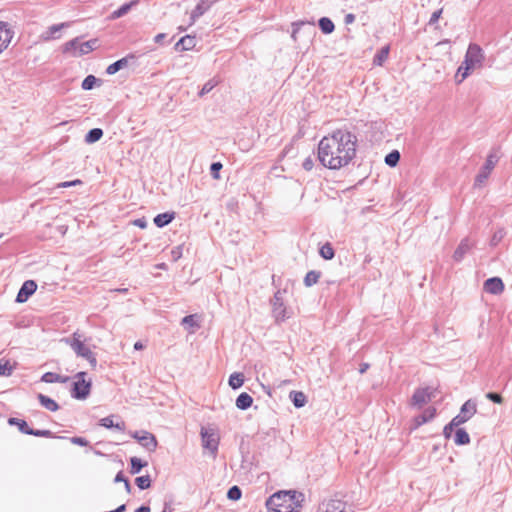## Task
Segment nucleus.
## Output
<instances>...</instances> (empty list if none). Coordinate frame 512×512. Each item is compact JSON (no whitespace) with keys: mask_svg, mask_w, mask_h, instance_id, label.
Returning a JSON list of instances; mask_svg holds the SVG:
<instances>
[{"mask_svg":"<svg viewBox=\"0 0 512 512\" xmlns=\"http://www.w3.org/2000/svg\"><path fill=\"white\" fill-rule=\"evenodd\" d=\"M400 160V153L398 150H393L385 156V163L390 167H395Z\"/></svg>","mask_w":512,"mask_h":512,"instance_id":"38","label":"nucleus"},{"mask_svg":"<svg viewBox=\"0 0 512 512\" xmlns=\"http://www.w3.org/2000/svg\"><path fill=\"white\" fill-rule=\"evenodd\" d=\"M389 46L382 47L374 56L373 64L377 66H381L388 58L389 55Z\"/></svg>","mask_w":512,"mask_h":512,"instance_id":"33","label":"nucleus"},{"mask_svg":"<svg viewBox=\"0 0 512 512\" xmlns=\"http://www.w3.org/2000/svg\"><path fill=\"white\" fill-rule=\"evenodd\" d=\"M354 21H355V15L352 13L347 14L344 18V23L347 25L352 24Z\"/></svg>","mask_w":512,"mask_h":512,"instance_id":"58","label":"nucleus"},{"mask_svg":"<svg viewBox=\"0 0 512 512\" xmlns=\"http://www.w3.org/2000/svg\"><path fill=\"white\" fill-rule=\"evenodd\" d=\"M195 45H196L195 37L186 35V36L182 37L175 44V49L177 51H188V50L193 49L195 47Z\"/></svg>","mask_w":512,"mask_h":512,"instance_id":"20","label":"nucleus"},{"mask_svg":"<svg viewBox=\"0 0 512 512\" xmlns=\"http://www.w3.org/2000/svg\"><path fill=\"white\" fill-rule=\"evenodd\" d=\"M253 398L246 392L241 393L236 399V407L240 410H246L251 407Z\"/></svg>","mask_w":512,"mask_h":512,"instance_id":"27","label":"nucleus"},{"mask_svg":"<svg viewBox=\"0 0 512 512\" xmlns=\"http://www.w3.org/2000/svg\"><path fill=\"white\" fill-rule=\"evenodd\" d=\"M318 24L324 34H331L335 29L334 23L328 17L320 18Z\"/></svg>","mask_w":512,"mask_h":512,"instance_id":"34","label":"nucleus"},{"mask_svg":"<svg viewBox=\"0 0 512 512\" xmlns=\"http://www.w3.org/2000/svg\"><path fill=\"white\" fill-rule=\"evenodd\" d=\"M69 380L67 376H61L54 372H46L41 377V381L45 383H65Z\"/></svg>","mask_w":512,"mask_h":512,"instance_id":"26","label":"nucleus"},{"mask_svg":"<svg viewBox=\"0 0 512 512\" xmlns=\"http://www.w3.org/2000/svg\"><path fill=\"white\" fill-rule=\"evenodd\" d=\"M79 38L76 37L63 45L62 51L65 54L74 56V52H78L80 46Z\"/></svg>","mask_w":512,"mask_h":512,"instance_id":"31","label":"nucleus"},{"mask_svg":"<svg viewBox=\"0 0 512 512\" xmlns=\"http://www.w3.org/2000/svg\"><path fill=\"white\" fill-rule=\"evenodd\" d=\"M305 23L304 22H301V23H294L293 24V30H292V34H291V37L296 41L297 39V33L299 31V28L301 25H304Z\"/></svg>","mask_w":512,"mask_h":512,"instance_id":"55","label":"nucleus"},{"mask_svg":"<svg viewBox=\"0 0 512 512\" xmlns=\"http://www.w3.org/2000/svg\"><path fill=\"white\" fill-rule=\"evenodd\" d=\"M289 398L296 408H301L305 406L307 402L306 395L301 391H291L289 394Z\"/></svg>","mask_w":512,"mask_h":512,"instance_id":"28","label":"nucleus"},{"mask_svg":"<svg viewBox=\"0 0 512 512\" xmlns=\"http://www.w3.org/2000/svg\"><path fill=\"white\" fill-rule=\"evenodd\" d=\"M96 81H97V78H96L95 76H93V75H88V76L83 80L81 87H82V89H84V90H91V89L94 87V85H95Z\"/></svg>","mask_w":512,"mask_h":512,"instance_id":"45","label":"nucleus"},{"mask_svg":"<svg viewBox=\"0 0 512 512\" xmlns=\"http://www.w3.org/2000/svg\"><path fill=\"white\" fill-rule=\"evenodd\" d=\"M321 276V272L311 270L304 277V284L306 287H311L316 284Z\"/></svg>","mask_w":512,"mask_h":512,"instance_id":"35","label":"nucleus"},{"mask_svg":"<svg viewBox=\"0 0 512 512\" xmlns=\"http://www.w3.org/2000/svg\"><path fill=\"white\" fill-rule=\"evenodd\" d=\"M304 495L296 491H279L266 501L268 512H298Z\"/></svg>","mask_w":512,"mask_h":512,"instance_id":"2","label":"nucleus"},{"mask_svg":"<svg viewBox=\"0 0 512 512\" xmlns=\"http://www.w3.org/2000/svg\"><path fill=\"white\" fill-rule=\"evenodd\" d=\"M174 218H175L174 212H171V213L165 212V213L158 214L154 218L153 221L157 227L162 228V227L168 225L169 223H171Z\"/></svg>","mask_w":512,"mask_h":512,"instance_id":"23","label":"nucleus"},{"mask_svg":"<svg viewBox=\"0 0 512 512\" xmlns=\"http://www.w3.org/2000/svg\"><path fill=\"white\" fill-rule=\"evenodd\" d=\"M135 483L139 489L145 490L151 486V479L149 475L139 476L135 479Z\"/></svg>","mask_w":512,"mask_h":512,"instance_id":"41","label":"nucleus"},{"mask_svg":"<svg viewBox=\"0 0 512 512\" xmlns=\"http://www.w3.org/2000/svg\"><path fill=\"white\" fill-rule=\"evenodd\" d=\"M485 396H486L487 399H489L493 403H496V404H502L503 403V397L499 393L488 392Z\"/></svg>","mask_w":512,"mask_h":512,"instance_id":"46","label":"nucleus"},{"mask_svg":"<svg viewBox=\"0 0 512 512\" xmlns=\"http://www.w3.org/2000/svg\"><path fill=\"white\" fill-rule=\"evenodd\" d=\"M133 224L142 229L147 227V221L145 220V218L136 219L134 220Z\"/></svg>","mask_w":512,"mask_h":512,"instance_id":"56","label":"nucleus"},{"mask_svg":"<svg viewBox=\"0 0 512 512\" xmlns=\"http://www.w3.org/2000/svg\"><path fill=\"white\" fill-rule=\"evenodd\" d=\"M8 423L10 425H16L18 426V429L23 433L27 435H33L36 437H46L51 438L54 437L53 433L50 430H35L28 426L27 422L22 419L18 418H9Z\"/></svg>","mask_w":512,"mask_h":512,"instance_id":"8","label":"nucleus"},{"mask_svg":"<svg viewBox=\"0 0 512 512\" xmlns=\"http://www.w3.org/2000/svg\"><path fill=\"white\" fill-rule=\"evenodd\" d=\"M37 399L39 400L40 404L49 411L55 412L59 409V405L56 403V401L44 394L39 393L37 395Z\"/></svg>","mask_w":512,"mask_h":512,"instance_id":"24","label":"nucleus"},{"mask_svg":"<svg viewBox=\"0 0 512 512\" xmlns=\"http://www.w3.org/2000/svg\"><path fill=\"white\" fill-rule=\"evenodd\" d=\"M150 507L146 505H142L139 508H137L134 512H150Z\"/></svg>","mask_w":512,"mask_h":512,"instance_id":"60","label":"nucleus"},{"mask_svg":"<svg viewBox=\"0 0 512 512\" xmlns=\"http://www.w3.org/2000/svg\"><path fill=\"white\" fill-rule=\"evenodd\" d=\"M131 436L139 442V439H141L142 436V431H135L131 433Z\"/></svg>","mask_w":512,"mask_h":512,"instance_id":"63","label":"nucleus"},{"mask_svg":"<svg viewBox=\"0 0 512 512\" xmlns=\"http://www.w3.org/2000/svg\"><path fill=\"white\" fill-rule=\"evenodd\" d=\"M303 168L306 170V171H310L312 170L313 166H314V161L311 157H307L304 161H303V164H302Z\"/></svg>","mask_w":512,"mask_h":512,"instance_id":"53","label":"nucleus"},{"mask_svg":"<svg viewBox=\"0 0 512 512\" xmlns=\"http://www.w3.org/2000/svg\"><path fill=\"white\" fill-rule=\"evenodd\" d=\"M85 376L86 372H78L75 376L77 381L73 383V387L71 389V396L75 399L83 400L90 394L91 382L86 381L84 379Z\"/></svg>","mask_w":512,"mask_h":512,"instance_id":"6","label":"nucleus"},{"mask_svg":"<svg viewBox=\"0 0 512 512\" xmlns=\"http://www.w3.org/2000/svg\"><path fill=\"white\" fill-rule=\"evenodd\" d=\"M180 255H181V253H180L179 247L172 250V256H173L174 260H177L180 257Z\"/></svg>","mask_w":512,"mask_h":512,"instance_id":"62","label":"nucleus"},{"mask_svg":"<svg viewBox=\"0 0 512 512\" xmlns=\"http://www.w3.org/2000/svg\"><path fill=\"white\" fill-rule=\"evenodd\" d=\"M200 435L203 448L209 450L212 457L215 458L217 456L220 441L218 433L212 428L202 427Z\"/></svg>","mask_w":512,"mask_h":512,"instance_id":"5","label":"nucleus"},{"mask_svg":"<svg viewBox=\"0 0 512 512\" xmlns=\"http://www.w3.org/2000/svg\"><path fill=\"white\" fill-rule=\"evenodd\" d=\"M12 366L6 362V363H0V375L1 376H9L12 373Z\"/></svg>","mask_w":512,"mask_h":512,"instance_id":"48","label":"nucleus"},{"mask_svg":"<svg viewBox=\"0 0 512 512\" xmlns=\"http://www.w3.org/2000/svg\"><path fill=\"white\" fill-rule=\"evenodd\" d=\"M139 444L147 451L154 452L157 448L158 442L152 433L142 430V436L141 439H139Z\"/></svg>","mask_w":512,"mask_h":512,"instance_id":"17","label":"nucleus"},{"mask_svg":"<svg viewBox=\"0 0 512 512\" xmlns=\"http://www.w3.org/2000/svg\"><path fill=\"white\" fill-rule=\"evenodd\" d=\"M103 136V130L100 128H93L88 131L85 135V142L88 144L95 143L99 141Z\"/></svg>","mask_w":512,"mask_h":512,"instance_id":"32","label":"nucleus"},{"mask_svg":"<svg viewBox=\"0 0 512 512\" xmlns=\"http://www.w3.org/2000/svg\"><path fill=\"white\" fill-rule=\"evenodd\" d=\"M14 30L7 22L0 21V54L9 46Z\"/></svg>","mask_w":512,"mask_h":512,"instance_id":"12","label":"nucleus"},{"mask_svg":"<svg viewBox=\"0 0 512 512\" xmlns=\"http://www.w3.org/2000/svg\"><path fill=\"white\" fill-rule=\"evenodd\" d=\"M222 169L220 162H214L210 166L211 175L214 179H219V171Z\"/></svg>","mask_w":512,"mask_h":512,"instance_id":"47","label":"nucleus"},{"mask_svg":"<svg viewBox=\"0 0 512 512\" xmlns=\"http://www.w3.org/2000/svg\"><path fill=\"white\" fill-rule=\"evenodd\" d=\"M357 137L347 129H337L318 144V159L332 170L348 165L356 155Z\"/></svg>","mask_w":512,"mask_h":512,"instance_id":"1","label":"nucleus"},{"mask_svg":"<svg viewBox=\"0 0 512 512\" xmlns=\"http://www.w3.org/2000/svg\"><path fill=\"white\" fill-rule=\"evenodd\" d=\"M37 284L33 280H27L18 291L16 301L18 303L26 302L27 299L36 291Z\"/></svg>","mask_w":512,"mask_h":512,"instance_id":"15","label":"nucleus"},{"mask_svg":"<svg viewBox=\"0 0 512 512\" xmlns=\"http://www.w3.org/2000/svg\"><path fill=\"white\" fill-rule=\"evenodd\" d=\"M71 442L79 446H87L88 441L83 437H72Z\"/></svg>","mask_w":512,"mask_h":512,"instance_id":"52","label":"nucleus"},{"mask_svg":"<svg viewBox=\"0 0 512 512\" xmlns=\"http://www.w3.org/2000/svg\"><path fill=\"white\" fill-rule=\"evenodd\" d=\"M218 0H201L193 9L190 15V25H193L198 18L203 16Z\"/></svg>","mask_w":512,"mask_h":512,"instance_id":"13","label":"nucleus"},{"mask_svg":"<svg viewBox=\"0 0 512 512\" xmlns=\"http://www.w3.org/2000/svg\"><path fill=\"white\" fill-rule=\"evenodd\" d=\"M134 58H135V56L133 54H129L126 57H123V58L115 61L114 63L110 64L107 67L106 73L109 75H113V74L117 73L119 70L127 67L129 64V61L133 60Z\"/></svg>","mask_w":512,"mask_h":512,"instance_id":"19","label":"nucleus"},{"mask_svg":"<svg viewBox=\"0 0 512 512\" xmlns=\"http://www.w3.org/2000/svg\"><path fill=\"white\" fill-rule=\"evenodd\" d=\"M130 464H131V470H130L131 474H138L141 471V469L147 465V462H142V460L140 458L132 457L130 459Z\"/></svg>","mask_w":512,"mask_h":512,"instance_id":"39","label":"nucleus"},{"mask_svg":"<svg viewBox=\"0 0 512 512\" xmlns=\"http://www.w3.org/2000/svg\"><path fill=\"white\" fill-rule=\"evenodd\" d=\"M166 37L164 33H159L154 37L155 43H161L163 39Z\"/></svg>","mask_w":512,"mask_h":512,"instance_id":"59","label":"nucleus"},{"mask_svg":"<svg viewBox=\"0 0 512 512\" xmlns=\"http://www.w3.org/2000/svg\"><path fill=\"white\" fill-rule=\"evenodd\" d=\"M472 247H473V243H471L468 238L462 239L460 244L454 251L453 259L456 262L462 261L463 258L465 257V255L471 250Z\"/></svg>","mask_w":512,"mask_h":512,"instance_id":"18","label":"nucleus"},{"mask_svg":"<svg viewBox=\"0 0 512 512\" xmlns=\"http://www.w3.org/2000/svg\"><path fill=\"white\" fill-rule=\"evenodd\" d=\"M320 512H352L350 506L340 499H329L322 502Z\"/></svg>","mask_w":512,"mask_h":512,"instance_id":"10","label":"nucleus"},{"mask_svg":"<svg viewBox=\"0 0 512 512\" xmlns=\"http://www.w3.org/2000/svg\"><path fill=\"white\" fill-rule=\"evenodd\" d=\"M484 60L485 54L483 49L476 43H470L464 61L457 70V75H461L459 82L466 79L474 69L480 68Z\"/></svg>","mask_w":512,"mask_h":512,"instance_id":"3","label":"nucleus"},{"mask_svg":"<svg viewBox=\"0 0 512 512\" xmlns=\"http://www.w3.org/2000/svg\"><path fill=\"white\" fill-rule=\"evenodd\" d=\"M273 314L276 320H284L286 318V308L284 306L282 292L277 291L274 295L273 302Z\"/></svg>","mask_w":512,"mask_h":512,"instance_id":"14","label":"nucleus"},{"mask_svg":"<svg viewBox=\"0 0 512 512\" xmlns=\"http://www.w3.org/2000/svg\"><path fill=\"white\" fill-rule=\"evenodd\" d=\"M97 43V39H92L81 43L78 52H74V57L82 56L93 51L96 48Z\"/></svg>","mask_w":512,"mask_h":512,"instance_id":"25","label":"nucleus"},{"mask_svg":"<svg viewBox=\"0 0 512 512\" xmlns=\"http://www.w3.org/2000/svg\"><path fill=\"white\" fill-rule=\"evenodd\" d=\"M504 236H505V231L503 229H498L497 231H495L490 240L491 246L498 245L501 242V240L504 238Z\"/></svg>","mask_w":512,"mask_h":512,"instance_id":"44","label":"nucleus"},{"mask_svg":"<svg viewBox=\"0 0 512 512\" xmlns=\"http://www.w3.org/2000/svg\"><path fill=\"white\" fill-rule=\"evenodd\" d=\"M435 414H436V409L433 407H429L422 414L415 417V419H414L415 427L417 428V427L427 423L428 421H430L431 419L434 418Z\"/></svg>","mask_w":512,"mask_h":512,"instance_id":"21","label":"nucleus"},{"mask_svg":"<svg viewBox=\"0 0 512 512\" xmlns=\"http://www.w3.org/2000/svg\"><path fill=\"white\" fill-rule=\"evenodd\" d=\"M81 337L82 335L76 331L72 334V338H66L65 342L70 345L77 356L85 358L90 365L95 368L97 365V359L90 348L83 343Z\"/></svg>","mask_w":512,"mask_h":512,"instance_id":"4","label":"nucleus"},{"mask_svg":"<svg viewBox=\"0 0 512 512\" xmlns=\"http://www.w3.org/2000/svg\"><path fill=\"white\" fill-rule=\"evenodd\" d=\"M219 84V80H217L216 78H212L210 80H208L204 85L203 87L201 88V90L199 91L198 93V96L199 97H203L205 96L206 94H208L209 92H211L217 85Z\"/></svg>","mask_w":512,"mask_h":512,"instance_id":"37","label":"nucleus"},{"mask_svg":"<svg viewBox=\"0 0 512 512\" xmlns=\"http://www.w3.org/2000/svg\"><path fill=\"white\" fill-rule=\"evenodd\" d=\"M432 397L433 391L430 388H418L411 398V405L421 408L424 404L431 401Z\"/></svg>","mask_w":512,"mask_h":512,"instance_id":"11","label":"nucleus"},{"mask_svg":"<svg viewBox=\"0 0 512 512\" xmlns=\"http://www.w3.org/2000/svg\"><path fill=\"white\" fill-rule=\"evenodd\" d=\"M244 383V375L242 373H233L230 375L229 377V385L233 388V389H238L240 388Z\"/></svg>","mask_w":512,"mask_h":512,"instance_id":"36","label":"nucleus"},{"mask_svg":"<svg viewBox=\"0 0 512 512\" xmlns=\"http://www.w3.org/2000/svg\"><path fill=\"white\" fill-rule=\"evenodd\" d=\"M454 442L456 445H467L470 443L469 434L463 428H457L455 432Z\"/></svg>","mask_w":512,"mask_h":512,"instance_id":"29","label":"nucleus"},{"mask_svg":"<svg viewBox=\"0 0 512 512\" xmlns=\"http://www.w3.org/2000/svg\"><path fill=\"white\" fill-rule=\"evenodd\" d=\"M81 183H82L81 180L77 179V180H73V181L62 182V183L58 184V187L66 188V187L75 186V185H78Z\"/></svg>","mask_w":512,"mask_h":512,"instance_id":"54","label":"nucleus"},{"mask_svg":"<svg viewBox=\"0 0 512 512\" xmlns=\"http://www.w3.org/2000/svg\"><path fill=\"white\" fill-rule=\"evenodd\" d=\"M143 347H144V345L140 341H138L134 344L135 350H141V349H143Z\"/></svg>","mask_w":512,"mask_h":512,"instance_id":"64","label":"nucleus"},{"mask_svg":"<svg viewBox=\"0 0 512 512\" xmlns=\"http://www.w3.org/2000/svg\"><path fill=\"white\" fill-rule=\"evenodd\" d=\"M68 26L67 23H61V24H55L49 27V30L47 32V35L44 37L45 40H50L52 38H55V33L60 31L62 28Z\"/></svg>","mask_w":512,"mask_h":512,"instance_id":"42","label":"nucleus"},{"mask_svg":"<svg viewBox=\"0 0 512 512\" xmlns=\"http://www.w3.org/2000/svg\"><path fill=\"white\" fill-rule=\"evenodd\" d=\"M321 257L326 260H330L334 257L335 252L330 243H325L319 250Z\"/></svg>","mask_w":512,"mask_h":512,"instance_id":"40","label":"nucleus"},{"mask_svg":"<svg viewBox=\"0 0 512 512\" xmlns=\"http://www.w3.org/2000/svg\"><path fill=\"white\" fill-rule=\"evenodd\" d=\"M476 412V403L471 399L467 400L462 405L460 413L452 419V425H457L459 427L460 425L466 423L469 419H471L476 414Z\"/></svg>","mask_w":512,"mask_h":512,"instance_id":"7","label":"nucleus"},{"mask_svg":"<svg viewBox=\"0 0 512 512\" xmlns=\"http://www.w3.org/2000/svg\"><path fill=\"white\" fill-rule=\"evenodd\" d=\"M368 368H369L368 363H362L359 368L360 374H364L368 370Z\"/></svg>","mask_w":512,"mask_h":512,"instance_id":"61","label":"nucleus"},{"mask_svg":"<svg viewBox=\"0 0 512 512\" xmlns=\"http://www.w3.org/2000/svg\"><path fill=\"white\" fill-rule=\"evenodd\" d=\"M484 290L493 295H499L504 290V283L499 277H492L484 282Z\"/></svg>","mask_w":512,"mask_h":512,"instance_id":"16","label":"nucleus"},{"mask_svg":"<svg viewBox=\"0 0 512 512\" xmlns=\"http://www.w3.org/2000/svg\"><path fill=\"white\" fill-rule=\"evenodd\" d=\"M114 415H110V416H107V417H104L100 420V425L105 427V428H115V429H118L119 431H124L125 430V422H118V423H114Z\"/></svg>","mask_w":512,"mask_h":512,"instance_id":"22","label":"nucleus"},{"mask_svg":"<svg viewBox=\"0 0 512 512\" xmlns=\"http://www.w3.org/2000/svg\"><path fill=\"white\" fill-rule=\"evenodd\" d=\"M137 4V1L133 0V1H130L129 3H125L123 4L121 7H119L117 10H115L112 14H111V18L112 19H118V18H121L123 17L124 15H126L130 10L131 8Z\"/></svg>","mask_w":512,"mask_h":512,"instance_id":"30","label":"nucleus"},{"mask_svg":"<svg viewBox=\"0 0 512 512\" xmlns=\"http://www.w3.org/2000/svg\"><path fill=\"white\" fill-rule=\"evenodd\" d=\"M182 325L189 326V327H195L198 326L195 321L194 315H187L182 319Z\"/></svg>","mask_w":512,"mask_h":512,"instance_id":"49","label":"nucleus"},{"mask_svg":"<svg viewBox=\"0 0 512 512\" xmlns=\"http://www.w3.org/2000/svg\"><path fill=\"white\" fill-rule=\"evenodd\" d=\"M497 162L498 156L494 153H490L486 159V163L475 178V186H480L485 182V180H487Z\"/></svg>","mask_w":512,"mask_h":512,"instance_id":"9","label":"nucleus"},{"mask_svg":"<svg viewBox=\"0 0 512 512\" xmlns=\"http://www.w3.org/2000/svg\"><path fill=\"white\" fill-rule=\"evenodd\" d=\"M128 479L124 476L123 472L120 471L117 473V475L115 476L114 478V482L118 483V482H126Z\"/></svg>","mask_w":512,"mask_h":512,"instance_id":"57","label":"nucleus"},{"mask_svg":"<svg viewBox=\"0 0 512 512\" xmlns=\"http://www.w3.org/2000/svg\"><path fill=\"white\" fill-rule=\"evenodd\" d=\"M455 428H458L457 425H452V420L448 423L443 429V435L446 439H449L452 436V432Z\"/></svg>","mask_w":512,"mask_h":512,"instance_id":"50","label":"nucleus"},{"mask_svg":"<svg viewBox=\"0 0 512 512\" xmlns=\"http://www.w3.org/2000/svg\"><path fill=\"white\" fill-rule=\"evenodd\" d=\"M242 492L238 486H232L229 488L227 492V498L233 501L239 500L241 498Z\"/></svg>","mask_w":512,"mask_h":512,"instance_id":"43","label":"nucleus"},{"mask_svg":"<svg viewBox=\"0 0 512 512\" xmlns=\"http://www.w3.org/2000/svg\"><path fill=\"white\" fill-rule=\"evenodd\" d=\"M442 12H443L442 8L434 11L432 13L431 17H430L429 24L430 25L435 24L439 20V18L441 17Z\"/></svg>","mask_w":512,"mask_h":512,"instance_id":"51","label":"nucleus"}]
</instances>
